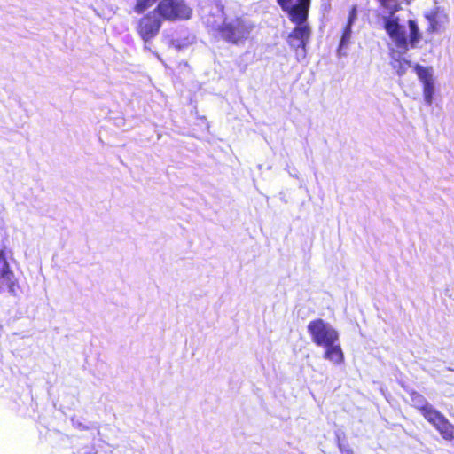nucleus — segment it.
<instances>
[{
	"mask_svg": "<svg viewBox=\"0 0 454 454\" xmlns=\"http://www.w3.org/2000/svg\"><path fill=\"white\" fill-rule=\"evenodd\" d=\"M276 0L289 20L295 24L287 36V43L294 51H305L311 35V29L307 20L309 14L311 0Z\"/></svg>",
	"mask_w": 454,
	"mask_h": 454,
	"instance_id": "f257e3e1",
	"label": "nucleus"
},
{
	"mask_svg": "<svg viewBox=\"0 0 454 454\" xmlns=\"http://www.w3.org/2000/svg\"><path fill=\"white\" fill-rule=\"evenodd\" d=\"M156 3L154 10L162 20H189L192 15V9L184 0H136L133 11L137 14H143Z\"/></svg>",
	"mask_w": 454,
	"mask_h": 454,
	"instance_id": "f03ea898",
	"label": "nucleus"
},
{
	"mask_svg": "<svg viewBox=\"0 0 454 454\" xmlns=\"http://www.w3.org/2000/svg\"><path fill=\"white\" fill-rule=\"evenodd\" d=\"M417 410L434 427L443 440L447 442L454 441V424L443 413L434 408L427 402L421 406H418Z\"/></svg>",
	"mask_w": 454,
	"mask_h": 454,
	"instance_id": "7ed1b4c3",
	"label": "nucleus"
},
{
	"mask_svg": "<svg viewBox=\"0 0 454 454\" xmlns=\"http://www.w3.org/2000/svg\"><path fill=\"white\" fill-rule=\"evenodd\" d=\"M253 26L242 18L237 17L230 21H223L217 28L220 37L231 44H243L249 37Z\"/></svg>",
	"mask_w": 454,
	"mask_h": 454,
	"instance_id": "20e7f679",
	"label": "nucleus"
},
{
	"mask_svg": "<svg viewBox=\"0 0 454 454\" xmlns=\"http://www.w3.org/2000/svg\"><path fill=\"white\" fill-rule=\"evenodd\" d=\"M162 21L160 16L153 9L138 19L136 31L144 42H149L160 33Z\"/></svg>",
	"mask_w": 454,
	"mask_h": 454,
	"instance_id": "39448f33",
	"label": "nucleus"
},
{
	"mask_svg": "<svg viewBox=\"0 0 454 454\" xmlns=\"http://www.w3.org/2000/svg\"><path fill=\"white\" fill-rule=\"evenodd\" d=\"M308 332L317 346L330 345L332 342H337L339 339L337 331L321 318L310 321Z\"/></svg>",
	"mask_w": 454,
	"mask_h": 454,
	"instance_id": "423d86ee",
	"label": "nucleus"
},
{
	"mask_svg": "<svg viewBox=\"0 0 454 454\" xmlns=\"http://www.w3.org/2000/svg\"><path fill=\"white\" fill-rule=\"evenodd\" d=\"M12 256V251L6 245L0 248V282L7 286L10 293L15 294L20 287L15 274L12 270L7 259Z\"/></svg>",
	"mask_w": 454,
	"mask_h": 454,
	"instance_id": "0eeeda50",
	"label": "nucleus"
},
{
	"mask_svg": "<svg viewBox=\"0 0 454 454\" xmlns=\"http://www.w3.org/2000/svg\"><path fill=\"white\" fill-rule=\"evenodd\" d=\"M384 28L398 48L407 50L408 39L405 35L404 30L399 24L397 17L391 14L384 17Z\"/></svg>",
	"mask_w": 454,
	"mask_h": 454,
	"instance_id": "6e6552de",
	"label": "nucleus"
},
{
	"mask_svg": "<svg viewBox=\"0 0 454 454\" xmlns=\"http://www.w3.org/2000/svg\"><path fill=\"white\" fill-rule=\"evenodd\" d=\"M416 74L419 79L423 83V96L427 105H431L433 102L434 89V79L432 74L427 68L416 64L414 67Z\"/></svg>",
	"mask_w": 454,
	"mask_h": 454,
	"instance_id": "1a4fd4ad",
	"label": "nucleus"
},
{
	"mask_svg": "<svg viewBox=\"0 0 454 454\" xmlns=\"http://www.w3.org/2000/svg\"><path fill=\"white\" fill-rule=\"evenodd\" d=\"M325 348L324 358L336 364H341L344 362V354L340 345L332 342L330 345H323Z\"/></svg>",
	"mask_w": 454,
	"mask_h": 454,
	"instance_id": "9d476101",
	"label": "nucleus"
},
{
	"mask_svg": "<svg viewBox=\"0 0 454 454\" xmlns=\"http://www.w3.org/2000/svg\"><path fill=\"white\" fill-rule=\"evenodd\" d=\"M381 7L388 12V14L395 15L402 9L403 3H410V0H377Z\"/></svg>",
	"mask_w": 454,
	"mask_h": 454,
	"instance_id": "9b49d317",
	"label": "nucleus"
},
{
	"mask_svg": "<svg viewBox=\"0 0 454 454\" xmlns=\"http://www.w3.org/2000/svg\"><path fill=\"white\" fill-rule=\"evenodd\" d=\"M408 25L410 28L408 43H410L411 47H415L417 43L421 39V35L415 20H409Z\"/></svg>",
	"mask_w": 454,
	"mask_h": 454,
	"instance_id": "f8f14e48",
	"label": "nucleus"
},
{
	"mask_svg": "<svg viewBox=\"0 0 454 454\" xmlns=\"http://www.w3.org/2000/svg\"><path fill=\"white\" fill-rule=\"evenodd\" d=\"M411 62L403 58L395 59L392 62L393 68L396 71L398 75H403L406 70L410 67Z\"/></svg>",
	"mask_w": 454,
	"mask_h": 454,
	"instance_id": "ddd939ff",
	"label": "nucleus"
},
{
	"mask_svg": "<svg viewBox=\"0 0 454 454\" xmlns=\"http://www.w3.org/2000/svg\"><path fill=\"white\" fill-rule=\"evenodd\" d=\"M351 27H352V26L345 25V27L342 30L341 38L340 41V45H339L340 50L346 47L348 44L350 38H351Z\"/></svg>",
	"mask_w": 454,
	"mask_h": 454,
	"instance_id": "4468645a",
	"label": "nucleus"
},
{
	"mask_svg": "<svg viewBox=\"0 0 454 454\" xmlns=\"http://www.w3.org/2000/svg\"><path fill=\"white\" fill-rule=\"evenodd\" d=\"M357 18V6L356 4L352 5L348 12V16L347 20L346 25L353 26L354 22Z\"/></svg>",
	"mask_w": 454,
	"mask_h": 454,
	"instance_id": "2eb2a0df",
	"label": "nucleus"
},
{
	"mask_svg": "<svg viewBox=\"0 0 454 454\" xmlns=\"http://www.w3.org/2000/svg\"><path fill=\"white\" fill-rule=\"evenodd\" d=\"M427 19L430 20V26L428 30L430 32H434L436 30V21L434 15L427 16Z\"/></svg>",
	"mask_w": 454,
	"mask_h": 454,
	"instance_id": "dca6fc26",
	"label": "nucleus"
},
{
	"mask_svg": "<svg viewBox=\"0 0 454 454\" xmlns=\"http://www.w3.org/2000/svg\"><path fill=\"white\" fill-rule=\"evenodd\" d=\"M338 447L341 454H354L352 449L349 447H347L341 443H339Z\"/></svg>",
	"mask_w": 454,
	"mask_h": 454,
	"instance_id": "f3484780",
	"label": "nucleus"
}]
</instances>
